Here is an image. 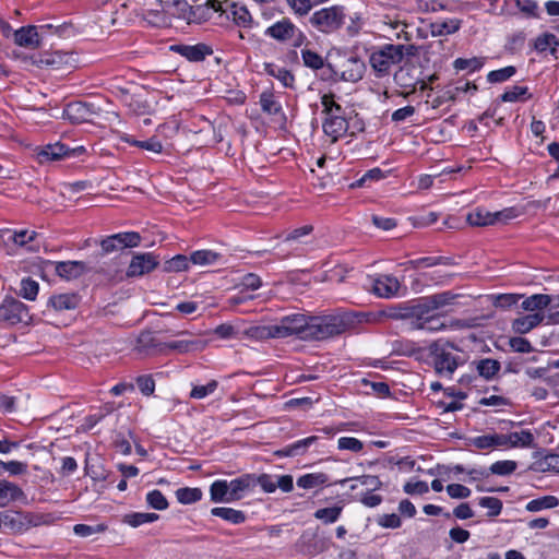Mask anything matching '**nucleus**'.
I'll use <instances>...</instances> for the list:
<instances>
[{
  "label": "nucleus",
  "instance_id": "f257e3e1",
  "mask_svg": "<svg viewBox=\"0 0 559 559\" xmlns=\"http://www.w3.org/2000/svg\"><path fill=\"white\" fill-rule=\"evenodd\" d=\"M427 352L428 365L442 379L451 380L455 370L466 362L463 352L449 341H435L428 346Z\"/></svg>",
  "mask_w": 559,
  "mask_h": 559
},
{
  "label": "nucleus",
  "instance_id": "f03ea898",
  "mask_svg": "<svg viewBox=\"0 0 559 559\" xmlns=\"http://www.w3.org/2000/svg\"><path fill=\"white\" fill-rule=\"evenodd\" d=\"M414 46L385 44L372 51L369 63L376 78L381 79L390 74L391 68L403 61L405 55H413Z\"/></svg>",
  "mask_w": 559,
  "mask_h": 559
},
{
  "label": "nucleus",
  "instance_id": "7ed1b4c3",
  "mask_svg": "<svg viewBox=\"0 0 559 559\" xmlns=\"http://www.w3.org/2000/svg\"><path fill=\"white\" fill-rule=\"evenodd\" d=\"M346 322L340 316H309L302 341H324L345 332Z\"/></svg>",
  "mask_w": 559,
  "mask_h": 559
},
{
  "label": "nucleus",
  "instance_id": "20e7f679",
  "mask_svg": "<svg viewBox=\"0 0 559 559\" xmlns=\"http://www.w3.org/2000/svg\"><path fill=\"white\" fill-rule=\"evenodd\" d=\"M345 9L341 5H332L316 11L310 16V23L319 32L333 33L340 29L345 23Z\"/></svg>",
  "mask_w": 559,
  "mask_h": 559
},
{
  "label": "nucleus",
  "instance_id": "39448f33",
  "mask_svg": "<svg viewBox=\"0 0 559 559\" xmlns=\"http://www.w3.org/2000/svg\"><path fill=\"white\" fill-rule=\"evenodd\" d=\"M515 217V211L512 207L503 209L497 212H490L485 207H475L466 215V221L471 226L485 227L497 223H507Z\"/></svg>",
  "mask_w": 559,
  "mask_h": 559
},
{
  "label": "nucleus",
  "instance_id": "423d86ee",
  "mask_svg": "<svg viewBox=\"0 0 559 559\" xmlns=\"http://www.w3.org/2000/svg\"><path fill=\"white\" fill-rule=\"evenodd\" d=\"M31 320L28 307L19 299L7 296L0 304V321L15 325Z\"/></svg>",
  "mask_w": 559,
  "mask_h": 559
},
{
  "label": "nucleus",
  "instance_id": "0eeeda50",
  "mask_svg": "<svg viewBox=\"0 0 559 559\" xmlns=\"http://www.w3.org/2000/svg\"><path fill=\"white\" fill-rule=\"evenodd\" d=\"M230 19L237 26L245 28H250L253 23L252 16L245 5L226 0L223 1V13L217 16L216 23L224 24Z\"/></svg>",
  "mask_w": 559,
  "mask_h": 559
},
{
  "label": "nucleus",
  "instance_id": "6e6552de",
  "mask_svg": "<svg viewBox=\"0 0 559 559\" xmlns=\"http://www.w3.org/2000/svg\"><path fill=\"white\" fill-rule=\"evenodd\" d=\"M309 316L304 313H292L282 317L277 322L278 333L281 338L289 337L293 335L302 340L306 334Z\"/></svg>",
  "mask_w": 559,
  "mask_h": 559
},
{
  "label": "nucleus",
  "instance_id": "1a4fd4ad",
  "mask_svg": "<svg viewBox=\"0 0 559 559\" xmlns=\"http://www.w3.org/2000/svg\"><path fill=\"white\" fill-rule=\"evenodd\" d=\"M141 242V235L136 231H123L110 235L100 241L103 253H111L124 248L138 247Z\"/></svg>",
  "mask_w": 559,
  "mask_h": 559
},
{
  "label": "nucleus",
  "instance_id": "9d476101",
  "mask_svg": "<svg viewBox=\"0 0 559 559\" xmlns=\"http://www.w3.org/2000/svg\"><path fill=\"white\" fill-rule=\"evenodd\" d=\"M297 545L301 552L316 556L329 548L330 539L322 536L318 530H306L299 537Z\"/></svg>",
  "mask_w": 559,
  "mask_h": 559
},
{
  "label": "nucleus",
  "instance_id": "9b49d317",
  "mask_svg": "<svg viewBox=\"0 0 559 559\" xmlns=\"http://www.w3.org/2000/svg\"><path fill=\"white\" fill-rule=\"evenodd\" d=\"M100 109L93 103L72 102L68 104L63 110V115L73 123H82L90 121L94 116L99 114Z\"/></svg>",
  "mask_w": 559,
  "mask_h": 559
},
{
  "label": "nucleus",
  "instance_id": "f8f14e48",
  "mask_svg": "<svg viewBox=\"0 0 559 559\" xmlns=\"http://www.w3.org/2000/svg\"><path fill=\"white\" fill-rule=\"evenodd\" d=\"M296 33L298 34V36L295 41V46H299L305 39V36L288 19H283L274 23L264 32L266 36H270L280 41H285L294 38Z\"/></svg>",
  "mask_w": 559,
  "mask_h": 559
},
{
  "label": "nucleus",
  "instance_id": "ddd939ff",
  "mask_svg": "<svg viewBox=\"0 0 559 559\" xmlns=\"http://www.w3.org/2000/svg\"><path fill=\"white\" fill-rule=\"evenodd\" d=\"M158 264L159 261L157 257L152 252L138 253L133 255L128 266L127 275L129 277L142 276L155 270Z\"/></svg>",
  "mask_w": 559,
  "mask_h": 559
},
{
  "label": "nucleus",
  "instance_id": "4468645a",
  "mask_svg": "<svg viewBox=\"0 0 559 559\" xmlns=\"http://www.w3.org/2000/svg\"><path fill=\"white\" fill-rule=\"evenodd\" d=\"M170 50L186 58L190 62H201L213 55L211 46L199 43L197 45L178 44L170 46Z\"/></svg>",
  "mask_w": 559,
  "mask_h": 559
},
{
  "label": "nucleus",
  "instance_id": "2eb2a0df",
  "mask_svg": "<svg viewBox=\"0 0 559 559\" xmlns=\"http://www.w3.org/2000/svg\"><path fill=\"white\" fill-rule=\"evenodd\" d=\"M320 437L309 436L307 438L297 440L275 451L278 457H296L305 455L310 448L318 447Z\"/></svg>",
  "mask_w": 559,
  "mask_h": 559
},
{
  "label": "nucleus",
  "instance_id": "dca6fc26",
  "mask_svg": "<svg viewBox=\"0 0 559 559\" xmlns=\"http://www.w3.org/2000/svg\"><path fill=\"white\" fill-rule=\"evenodd\" d=\"M429 311L425 308L416 309V306L413 307V314L416 316V319L412 322L413 328L417 330H425L428 332H438L445 329V324L443 323L441 317L439 316H429Z\"/></svg>",
  "mask_w": 559,
  "mask_h": 559
},
{
  "label": "nucleus",
  "instance_id": "f3484780",
  "mask_svg": "<svg viewBox=\"0 0 559 559\" xmlns=\"http://www.w3.org/2000/svg\"><path fill=\"white\" fill-rule=\"evenodd\" d=\"M400 281L393 275H380L372 283V293L380 298H394L399 296Z\"/></svg>",
  "mask_w": 559,
  "mask_h": 559
},
{
  "label": "nucleus",
  "instance_id": "a211bd4d",
  "mask_svg": "<svg viewBox=\"0 0 559 559\" xmlns=\"http://www.w3.org/2000/svg\"><path fill=\"white\" fill-rule=\"evenodd\" d=\"M366 63L358 57L352 56L342 66L341 80L356 83L364 78Z\"/></svg>",
  "mask_w": 559,
  "mask_h": 559
},
{
  "label": "nucleus",
  "instance_id": "6ab92c4d",
  "mask_svg": "<svg viewBox=\"0 0 559 559\" xmlns=\"http://www.w3.org/2000/svg\"><path fill=\"white\" fill-rule=\"evenodd\" d=\"M81 297L76 293L53 294L47 300V307L57 312L74 310L79 307Z\"/></svg>",
  "mask_w": 559,
  "mask_h": 559
},
{
  "label": "nucleus",
  "instance_id": "aec40b11",
  "mask_svg": "<svg viewBox=\"0 0 559 559\" xmlns=\"http://www.w3.org/2000/svg\"><path fill=\"white\" fill-rule=\"evenodd\" d=\"M545 320L544 312L528 313L515 318L511 322V329L515 334L523 335L530 333Z\"/></svg>",
  "mask_w": 559,
  "mask_h": 559
},
{
  "label": "nucleus",
  "instance_id": "412c9836",
  "mask_svg": "<svg viewBox=\"0 0 559 559\" xmlns=\"http://www.w3.org/2000/svg\"><path fill=\"white\" fill-rule=\"evenodd\" d=\"M230 497L229 500H240L246 492L252 490L255 487V475L243 474L238 478H235L228 483Z\"/></svg>",
  "mask_w": 559,
  "mask_h": 559
},
{
  "label": "nucleus",
  "instance_id": "4be33fe9",
  "mask_svg": "<svg viewBox=\"0 0 559 559\" xmlns=\"http://www.w3.org/2000/svg\"><path fill=\"white\" fill-rule=\"evenodd\" d=\"M51 265L56 274L67 281L80 277L86 269L85 263L82 261L51 262Z\"/></svg>",
  "mask_w": 559,
  "mask_h": 559
},
{
  "label": "nucleus",
  "instance_id": "5701e85b",
  "mask_svg": "<svg viewBox=\"0 0 559 559\" xmlns=\"http://www.w3.org/2000/svg\"><path fill=\"white\" fill-rule=\"evenodd\" d=\"M456 297L457 295L452 293L451 290L433 294L431 296L423 298L421 301L416 306V309L419 310L420 308H425L427 311L437 310L444 306L453 304Z\"/></svg>",
  "mask_w": 559,
  "mask_h": 559
},
{
  "label": "nucleus",
  "instance_id": "b1692460",
  "mask_svg": "<svg viewBox=\"0 0 559 559\" xmlns=\"http://www.w3.org/2000/svg\"><path fill=\"white\" fill-rule=\"evenodd\" d=\"M14 43L25 48H37L40 45L39 34L36 26H22L14 32Z\"/></svg>",
  "mask_w": 559,
  "mask_h": 559
},
{
  "label": "nucleus",
  "instance_id": "393cba45",
  "mask_svg": "<svg viewBox=\"0 0 559 559\" xmlns=\"http://www.w3.org/2000/svg\"><path fill=\"white\" fill-rule=\"evenodd\" d=\"M136 350L144 355H154L164 350V344H162L154 335L153 332H142L136 341Z\"/></svg>",
  "mask_w": 559,
  "mask_h": 559
},
{
  "label": "nucleus",
  "instance_id": "a878e982",
  "mask_svg": "<svg viewBox=\"0 0 559 559\" xmlns=\"http://www.w3.org/2000/svg\"><path fill=\"white\" fill-rule=\"evenodd\" d=\"M26 495L16 484L0 480V508L7 507L11 501L25 500Z\"/></svg>",
  "mask_w": 559,
  "mask_h": 559
},
{
  "label": "nucleus",
  "instance_id": "bb28decb",
  "mask_svg": "<svg viewBox=\"0 0 559 559\" xmlns=\"http://www.w3.org/2000/svg\"><path fill=\"white\" fill-rule=\"evenodd\" d=\"M223 13V2L218 0H207L204 4H199L192 10L194 20L205 22L212 20L214 14L217 16Z\"/></svg>",
  "mask_w": 559,
  "mask_h": 559
},
{
  "label": "nucleus",
  "instance_id": "cd10ccee",
  "mask_svg": "<svg viewBox=\"0 0 559 559\" xmlns=\"http://www.w3.org/2000/svg\"><path fill=\"white\" fill-rule=\"evenodd\" d=\"M552 296L547 294H534L526 298L521 304V309L527 312H543L552 302Z\"/></svg>",
  "mask_w": 559,
  "mask_h": 559
},
{
  "label": "nucleus",
  "instance_id": "c85d7f7f",
  "mask_svg": "<svg viewBox=\"0 0 559 559\" xmlns=\"http://www.w3.org/2000/svg\"><path fill=\"white\" fill-rule=\"evenodd\" d=\"M70 154V150L62 143L47 144L37 153L40 163L59 160Z\"/></svg>",
  "mask_w": 559,
  "mask_h": 559
},
{
  "label": "nucleus",
  "instance_id": "c756f323",
  "mask_svg": "<svg viewBox=\"0 0 559 559\" xmlns=\"http://www.w3.org/2000/svg\"><path fill=\"white\" fill-rule=\"evenodd\" d=\"M322 127L324 133L332 138L333 141H336L346 133L348 122L344 117L333 116L332 118H325Z\"/></svg>",
  "mask_w": 559,
  "mask_h": 559
},
{
  "label": "nucleus",
  "instance_id": "7c9ffc66",
  "mask_svg": "<svg viewBox=\"0 0 559 559\" xmlns=\"http://www.w3.org/2000/svg\"><path fill=\"white\" fill-rule=\"evenodd\" d=\"M471 365L475 367L476 371L478 372V376L487 381L492 380L501 368L500 362L491 358L474 360L472 361Z\"/></svg>",
  "mask_w": 559,
  "mask_h": 559
},
{
  "label": "nucleus",
  "instance_id": "2f4dec72",
  "mask_svg": "<svg viewBox=\"0 0 559 559\" xmlns=\"http://www.w3.org/2000/svg\"><path fill=\"white\" fill-rule=\"evenodd\" d=\"M502 438L504 439V445H510L511 448H531L534 443V436L531 430L502 435Z\"/></svg>",
  "mask_w": 559,
  "mask_h": 559
},
{
  "label": "nucleus",
  "instance_id": "473e14b6",
  "mask_svg": "<svg viewBox=\"0 0 559 559\" xmlns=\"http://www.w3.org/2000/svg\"><path fill=\"white\" fill-rule=\"evenodd\" d=\"M264 70L269 75L278 80L283 84L284 87L294 88L295 76L286 68L280 67L274 63H265Z\"/></svg>",
  "mask_w": 559,
  "mask_h": 559
},
{
  "label": "nucleus",
  "instance_id": "72a5a7b5",
  "mask_svg": "<svg viewBox=\"0 0 559 559\" xmlns=\"http://www.w3.org/2000/svg\"><path fill=\"white\" fill-rule=\"evenodd\" d=\"M10 531L12 533H22L25 531V523L21 520L20 513L2 512L0 513V530Z\"/></svg>",
  "mask_w": 559,
  "mask_h": 559
},
{
  "label": "nucleus",
  "instance_id": "f704fd0d",
  "mask_svg": "<svg viewBox=\"0 0 559 559\" xmlns=\"http://www.w3.org/2000/svg\"><path fill=\"white\" fill-rule=\"evenodd\" d=\"M211 514L235 525L243 523L247 519L243 511L227 507H215L211 510Z\"/></svg>",
  "mask_w": 559,
  "mask_h": 559
},
{
  "label": "nucleus",
  "instance_id": "c9c22d12",
  "mask_svg": "<svg viewBox=\"0 0 559 559\" xmlns=\"http://www.w3.org/2000/svg\"><path fill=\"white\" fill-rule=\"evenodd\" d=\"M211 501L214 503L233 502L229 500L230 492L228 481L225 479H217L210 486Z\"/></svg>",
  "mask_w": 559,
  "mask_h": 559
},
{
  "label": "nucleus",
  "instance_id": "e433bc0d",
  "mask_svg": "<svg viewBox=\"0 0 559 559\" xmlns=\"http://www.w3.org/2000/svg\"><path fill=\"white\" fill-rule=\"evenodd\" d=\"M469 444L476 447L479 450L492 449L498 447H504V439L502 435H483L469 439Z\"/></svg>",
  "mask_w": 559,
  "mask_h": 559
},
{
  "label": "nucleus",
  "instance_id": "4c0bfd02",
  "mask_svg": "<svg viewBox=\"0 0 559 559\" xmlns=\"http://www.w3.org/2000/svg\"><path fill=\"white\" fill-rule=\"evenodd\" d=\"M460 28H461V21L457 19L437 21V22L431 23V25H430L431 35L435 37L454 34Z\"/></svg>",
  "mask_w": 559,
  "mask_h": 559
},
{
  "label": "nucleus",
  "instance_id": "58836bf2",
  "mask_svg": "<svg viewBox=\"0 0 559 559\" xmlns=\"http://www.w3.org/2000/svg\"><path fill=\"white\" fill-rule=\"evenodd\" d=\"M38 293H39V283L37 281L33 280L29 276L23 277L20 281L17 296H20L28 301H34L37 298Z\"/></svg>",
  "mask_w": 559,
  "mask_h": 559
},
{
  "label": "nucleus",
  "instance_id": "ea45409f",
  "mask_svg": "<svg viewBox=\"0 0 559 559\" xmlns=\"http://www.w3.org/2000/svg\"><path fill=\"white\" fill-rule=\"evenodd\" d=\"M530 98H532V94L528 87L521 85H513L500 95V100L503 103L525 102Z\"/></svg>",
  "mask_w": 559,
  "mask_h": 559
},
{
  "label": "nucleus",
  "instance_id": "a19ab883",
  "mask_svg": "<svg viewBox=\"0 0 559 559\" xmlns=\"http://www.w3.org/2000/svg\"><path fill=\"white\" fill-rule=\"evenodd\" d=\"M158 519L159 515L157 513L131 512L123 515L122 523L128 524L131 527H139L145 523H153Z\"/></svg>",
  "mask_w": 559,
  "mask_h": 559
},
{
  "label": "nucleus",
  "instance_id": "79ce46f5",
  "mask_svg": "<svg viewBox=\"0 0 559 559\" xmlns=\"http://www.w3.org/2000/svg\"><path fill=\"white\" fill-rule=\"evenodd\" d=\"M329 476L324 473H309L297 479V486L302 489H312L328 484Z\"/></svg>",
  "mask_w": 559,
  "mask_h": 559
},
{
  "label": "nucleus",
  "instance_id": "37998d69",
  "mask_svg": "<svg viewBox=\"0 0 559 559\" xmlns=\"http://www.w3.org/2000/svg\"><path fill=\"white\" fill-rule=\"evenodd\" d=\"M559 47V39L556 35L551 33H544L539 35L534 43V48L538 52H545L550 50L551 53H555Z\"/></svg>",
  "mask_w": 559,
  "mask_h": 559
},
{
  "label": "nucleus",
  "instance_id": "c03bdc74",
  "mask_svg": "<svg viewBox=\"0 0 559 559\" xmlns=\"http://www.w3.org/2000/svg\"><path fill=\"white\" fill-rule=\"evenodd\" d=\"M222 259V254L212 250H197L190 254V261L198 265L215 264Z\"/></svg>",
  "mask_w": 559,
  "mask_h": 559
},
{
  "label": "nucleus",
  "instance_id": "a18cd8bd",
  "mask_svg": "<svg viewBox=\"0 0 559 559\" xmlns=\"http://www.w3.org/2000/svg\"><path fill=\"white\" fill-rule=\"evenodd\" d=\"M260 106L263 112L269 115H277L282 111L281 103L270 91H264L260 95Z\"/></svg>",
  "mask_w": 559,
  "mask_h": 559
},
{
  "label": "nucleus",
  "instance_id": "49530a36",
  "mask_svg": "<svg viewBox=\"0 0 559 559\" xmlns=\"http://www.w3.org/2000/svg\"><path fill=\"white\" fill-rule=\"evenodd\" d=\"M519 12L525 19H539L540 11L536 0H513Z\"/></svg>",
  "mask_w": 559,
  "mask_h": 559
},
{
  "label": "nucleus",
  "instance_id": "de8ad7c7",
  "mask_svg": "<svg viewBox=\"0 0 559 559\" xmlns=\"http://www.w3.org/2000/svg\"><path fill=\"white\" fill-rule=\"evenodd\" d=\"M122 140L124 142L129 143L130 145L143 148V150H146V151H150L153 153L159 154L163 152V144L156 136H152L145 141L134 140V139H131L130 136H123Z\"/></svg>",
  "mask_w": 559,
  "mask_h": 559
},
{
  "label": "nucleus",
  "instance_id": "09e8293b",
  "mask_svg": "<svg viewBox=\"0 0 559 559\" xmlns=\"http://www.w3.org/2000/svg\"><path fill=\"white\" fill-rule=\"evenodd\" d=\"M176 498L181 504H191L202 499L203 492L200 488L183 487L176 490Z\"/></svg>",
  "mask_w": 559,
  "mask_h": 559
},
{
  "label": "nucleus",
  "instance_id": "8fccbe9b",
  "mask_svg": "<svg viewBox=\"0 0 559 559\" xmlns=\"http://www.w3.org/2000/svg\"><path fill=\"white\" fill-rule=\"evenodd\" d=\"M204 345L205 343L200 340H182L164 344V348L187 353L190 350L203 348Z\"/></svg>",
  "mask_w": 559,
  "mask_h": 559
},
{
  "label": "nucleus",
  "instance_id": "3c124183",
  "mask_svg": "<svg viewBox=\"0 0 559 559\" xmlns=\"http://www.w3.org/2000/svg\"><path fill=\"white\" fill-rule=\"evenodd\" d=\"M484 59L478 57H473L469 59L457 58L453 61V68L456 71L467 70L468 72H475L483 68Z\"/></svg>",
  "mask_w": 559,
  "mask_h": 559
},
{
  "label": "nucleus",
  "instance_id": "603ef678",
  "mask_svg": "<svg viewBox=\"0 0 559 559\" xmlns=\"http://www.w3.org/2000/svg\"><path fill=\"white\" fill-rule=\"evenodd\" d=\"M558 506V499L555 496H544L527 502L525 509L530 512H538L543 509H551Z\"/></svg>",
  "mask_w": 559,
  "mask_h": 559
},
{
  "label": "nucleus",
  "instance_id": "864d4df0",
  "mask_svg": "<svg viewBox=\"0 0 559 559\" xmlns=\"http://www.w3.org/2000/svg\"><path fill=\"white\" fill-rule=\"evenodd\" d=\"M343 511L342 507L334 506L330 508L318 509L314 512V518L322 521L324 524H332L338 520Z\"/></svg>",
  "mask_w": 559,
  "mask_h": 559
},
{
  "label": "nucleus",
  "instance_id": "5fc2aeb1",
  "mask_svg": "<svg viewBox=\"0 0 559 559\" xmlns=\"http://www.w3.org/2000/svg\"><path fill=\"white\" fill-rule=\"evenodd\" d=\"M478 504L481 508L488 509L487 516L489 518L498 516L503 508L502 501L496 497H480L478 499Z\"/></svg>",
  "mask_w": 559,
  "mask_h": 559
},
{
  "label": "nucleus",
  "instance_id": "6e6d98bb",
  "mask_svg": "<svg viewBox=\"0 0 559 559\" xmlns=\"http://www.w3.org/2000/svg\"><path fill=\"white\" fill-rule=\"evenodd\" d=\"M190 262V258L183 254H177L164 263L163 271L168 273L186 271Z\"/></svg>",
  "mask_w": 559,
  "mask_h": 559
},
{
  "label": "nucleus",
  "instance_id": "4d7b16f0",
  "mask_svg": "<svg viewBox=\"0 0 559 559\" xmlns=\"http://www.w3.org/2000/svg\"><path fill=\"white\" fill-rule=\"evenodd\" d=\"M516 73L514 66H508L498 70H492L487 74V81L489 83H502L511 79Z\"/></svg>",
  "mask_w": 559,
  "mask_h": 559
},
{
  "label": "nucleus",
  "instance_id": "13d9d810",
  "mask_svg": "<svg viewBox=\"0 0 559 559\" xmlns=\"http://www.w3.org/2000/svg\"><path fill=\"white\" fill-rule=\"evenodd\" d=\"M145 501L150 508L158 511L166 510L169 506L166 497L157 489L148 491Z\"/></svg>",
  "mask_w": 559,
  "mask_h": 559
},
{
  "label": "nucleus",
  "instance_id": "bf43d9fd",
  "mask_svg": "<svg viewBox=\"0 0 559 559\" xmlns=\"http://www.w3.org/2000/svg\"><path fill=\"white\" fill-rule=\"evenodd\" d=\"M301 59L304 64L312 70H319L324 67L323 57L310 49L301 50Z\"/></svg>",
  "mask_w": 559,
  "mask_h": 559
},
{
  "label": "nucleus",
  "instance_id": "052dcab7",
  "mask_svg": "<svg viewBox=\"0 0 559 559\" xmlns=\"http://www.w3.org/2000/svg\"><path fill=\"white\" fill-rule=\"evenodd\" d=\"M384 173L380 168L376 167L367 170L358 180L352 183L353 188H361L368 186L371 182L379 181L383 179Z\"/></svg>",
  "mask_w": 559,
  "mask_h": 559
},
{
  "label": "nucleus",
  "instance_id": "680f3d73",
  "mask_svg": "<svg viewBox=\"0 0 559 559\" xmlns=\"http://www.w3.org/2000/svg\"><path fill=\"white\" fill-rule=\"evenodd\" d=\"M251 335L260 340L281 338L276 323L255 326L251 330Z\"/></svg>",
  "mask_w": 559,
  "mask_h": 559
},
{
  "label": "nucleus",
  "instance_id": "e2e57ef3",
  "mask_svg": "<svg viewBox=\"0 0 559 559\" xmlns=\"http://www.w3.org/2000/svg\"><path fill=\"white\" fill-rule=\"evenodd\" d=\"M516 466L515 461H497L490 465L489 471L495 475L507 476L512 474L516 469Z\"/></svg>",
  "mask_w": 559,
  "mask_h": 559
},
{
  "label": "nucleus",
  "instance_id": "0e129e2a",
  "mask_svg": "<svg viewBox=\"0 0 559 559\" xmlns=\"http://www.w3.org/2000/svg\"><path fill=\"white\" fill-rule=\"evenodd\" d=\"M523 297L520 294H499L493 297V306L502 309H510Z\"/></svg>",
  "mask_w": 559,
  "mask_h": 559
},
{
  "label": "nucleus",
  "instance_id": "69168bd1",
  "mask_svg": "<svg viewBox=\"0 0 559 559\" xmlns=\"http://www.w3.org/2000/svg\"><path fill=\"white\" fill-rule=\"evenodd\" d=\"M217 386L218 382L216 380H211L205 385H194L190 392V397L197 400L204 399L214 393Z\"/></svg>",
  "mask_w": 559,
  "mask_h": 559
},
{
  "label": "nucleus",
  "instance_id": "338daca9",
  "mask_svg": "<svg viewBox=\"0 0 559 559\" xmlns=\"http://www.w3.org/2000/svg\"><path fill=\"white\" fill-rule=\"evenodd\" d=\"M337 448L357 453L364 449V443L354 437H341L337 440Z\"/></svg>",
  "mask_w": 559,
  "mask_h": 559
},
{
  "label": "nucleus",
  "instance_id": "774afa93",
  "mask_svg": "<svg viewBox=\"0 0 559 559\" xmlns=\"http://www.w3.org/2000/svg\"><path fill=\"white\" fill-rule=\"evenodd\" d=\"M135 383L143 395L150 396L155 391V381L150 374L139 376L135 379Z\"/></svg>",
  "mask_w": 559,
  "mask_h": 559
}]
</instances>
